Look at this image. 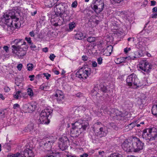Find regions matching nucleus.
Listing matches in <instances>:
<instances>
[{
  "mask_svg": "<svg viewBox=\"0 0 157 157\" xmlns=\"http://www.w3.org/2000/svg\"><path fill=\"white\" fill-rule=\"evenodd\" d=\"M140 101L142 103L144 100L146 98V96L144 94L141 93L139 97Z\"/></svg>",
  "mask_w": 157,
  "mask_h": 157,
  "instance_id": "26",
  "label": "nucleus"
},
{
  "mask_svg": "<svg viewBox=\"0 0 157 157\" xmlns=\"http://www.w3.org/2000/svg\"><path fill=\"white\" fill-rule=\"evenodd\" d=\"M69 13V12L68 10H66V11H64L63 13L62 17H69L68 14Z\"/></svg>",
  "mask_w": 157,
  "mask_h": 157,
  "instance_id": "39",
  "label": "nucleus"
},
{
  "mask_svg": "<svg viewBox=\"0 0 157 157\" xmlns=\"http://www.w3.org/2000/svg\"><path fill=\"white\" fill-rule=\"evenodd\" d=\"M100 125H102L101 123L100 122H98L94 124V128H98L99 126L100 127Z\"/></svg>",
  "mask_w": 157,
  "mask_h": 157,
  "instance_id": "41",
  "label": "nucleus"
},
{
  "mask_svg": "<svg viewBox=\"0 0 157 157\" xmlns=\"http://www.w3.org/2000/svg\"><path fill=\"white\" fill-rule=\"evenodd\" d=\"M132 142L133 152H138L143 149L144 144L139 138L135 137L132 139Z\"/></svg>",
  "mask_w": 157,
  "mask_h": 157,
  "instance_id": "7",
  "label": "nucleus"
},
{
  "mask_svg": "<svg viewBox=\"0 0 157 157\" xmlns=\"http://www.w3.org/2000/svg\"><path fill=\"white\" fill-rule=\"evenodd\" d=\"M151 112L153 115L157 116V105L153 106L152 107Z\"/></svg>",
  "mask_w": 157,
  "mask_h": 157,
  "instance_id": "22",
  "label": "nucleus"
},
{
  "mask_svg": "<svg viewBox=\"0 0 157 157\" xmlns=\"http://www.w3.org/2000/svg\"><path fill=\"white\" fill-rule=\"evenodd\" d=\"M67 157H76L75 155H73L72 154H68L67 155Z\"/></svg>",
  "mask_w": 157,
  "mask_h": 157,
  "instance_id": "59",
  "label": "nucleus"
},
{
  "mask_svg": "<svg viewBox=\"0 0 157 157\" xmlns=\"http://www.w3.org/2000/svg\"><path fill=\"white\" fill-rule=\"evenodd\" d=\"M83 131V130L77 128H73L72 127L70 133L71 135V137H77Z\"/></svg>",
  "mask_w": 157,
  "mask_h": 157,
  "instance_id": "16",
  "label": "nucleus"
},
{
  "mask_svg": "<svg viewBox=\"0 0 157 157\" xmlns=\"http://www.w3.org/2000/svg\"><path fill=\"white\" fill-rule=\"evenodd\" d=\"M151 17L153 18H157V13L152 14L151 15Z\"/></svg>",
  "mask_w": 157,
  "mask_h": 157,
  "instance_id": "56",
  "label": "nucleus"
},
{
  "mask_svg": "<svg viewBox=\"0 0 157 157\" xmlns=\"http://www.w3.org/2000/svg\"><path fill=\"white\" fill-rule=\"evenodd\" d=\"M76 26L75 23L73 21L71 22L69 24V28L71 30H72Z\"/></svg>",
  "mask_w": 157,
  "mask_h": 157,
  "instance_id": "29",
  "label": "nucleus"
},
{
  "mask_svg": "<svg viewBox=\"0 0 157 157\" xmlns=\"http://www.w3.org/2000/svg\"><path fill=\"white\" fill-rule=\"evenodd\" d=\"M87 40L88 42L91 43L95 41L96 38L94 37L90 36L87 38Z\"/></svg>",
  "mask_w": 157,
  "mask_h": 157,
  "instance_id": "30",
  "label": "nucleus"
},
{
  "mask_svg": "<svg viewBox=\"0 0 157 157\" xmlns=\"http://www.w3.org/2000/svg\"><path fill=\"white\" fill-rule=\"evenodd\" d=\"M25 40L27 41L28 43L29 44H31L32 43V41L31 40V39L30 37H26L25 38Z\"/></svg>",
  "mask_w": 157,
  "mask_h": 157,
  "instance_id": "45",
  "label": "nucleus"
},
{
  "mask_svg": "<svg viewBox=\"0 0 157 157\" xmlns=\"http://www.w3.org/2000/svg\"><path fill=\"white\" fill-rule=\"evenodd\" d=\"M108 157H122V155L119 153H114L111 154Z\"/></svg>",
  "mask_w": 157,
  "mask_h": 157,
  "instance_id": "27",
  "label": "nucleus"
},
{
  "mask_svg": "<svg viewBox=\"0 0 157 157\" xmlns=\"http://www.w3.org/2000/svg\"><path fill=\"white\" fill-rule=\"evenodd\" d=\"M64 96H61L60 97H58L57 99V101L59 103H62V100L64 98Z\"/></svg>",
  "mask_w": 157,
  "mask_h": 157,
  "instance_id": "35",
  "label": "nucleus"
},
{
  "mask_svg": "<svg viewBox=\"0 0 157 157\" xmlns=\"http://www.w3.org/2000/svg\"><path fill=\"white\" fill-rule=\"evenodd\" d=\"M22 157H34V154L31 149L27 148L21 152Z\"/></svg>",
  "mask_w": 157,
  "mask_h": 157,
  "instance_id": "15",
  "label": "nucleus"
},
{
  "mask_svg": "<svg viewBox=\"0 0 157 157\" xmlns=\"http://www.w3.org/2000/svg\"><path fill=\"white\" fill-rule=\"evenodd\" d=\"M29 103L27 104H24L23 105V109L25 111H28L29 112Z\"/></svg>",
  "mask_w": 157,
  "mask_h": 157,
  "instance_id": "33",
  "label": "nucleus"
},
{
  "mask_svg": "<svg viewBox=\"0 0 157 157\" xmlns=\"http://www.w3.org/2000/svg\"><path fill=\"white\" fill-rule=\"evenodd\" d=\"M21 93V91H17L16 93L13 95L14 98L17 99L21 98V96L20 94Z\"/></svg>",
  "mask_w": 157,
  "mask_h": 157,
  "instance_id": "23",
  "label": "nucleus"
},
{
  "mask_svg": "<svg viewBox=\"0 0 157 157\" xmlns=\"http://www.w3.org/2000/svg\"><path fill=\"white\" fill-rule=\"evenodd\" d=\"M43 51L45 52H48V48L47 47L43 49Z\"/></svg>",
  "mask_w": 157,
  "mask_h": 157,
  "instance_id": "63",
  "label": "nucleus"
},
{
  "mask_svg": "<svg viewBox=\"0 0 157 157\" xmlns=\"http://www.w3.org/2000/svg\"><path fill=\"white\" fill-rule=\"evenodd\" d=\"M131 49L130 48H126L124 49V51L125 54H126L128 52L130 51Z\"/></svg>",
  "mask_w": 157,
  "mask_h": 157,
  "instance_id": "50",
  "label": "nucleus"
},
{
  "mask_svg": "<svg viewBox=\"0 0 157 157\" xmlns=\"http://www.w3.org/2000/svg\"><path fill=\"white\" fill-rule=\"evenodd\" d=\"M63 96V92L59 90H57L56 91V94H55V96L56 97H60L61 96Z\"/></svg>",
  "mask_w": 157,
  "mask_h": 157,
  "instance_id": "28",
  "label": "nucleus"
},
{
  "mask_svg": "<svg viewBox=\"0 0 157 157\" xmlns=\"http://www.w3.org/2000/svg\"><path fill=\"white\" fill-rule=\"evenodd\" d=\"M138 67L140 70L147 74L149 73L151 71L152 68L151 64L146 60H141L140 62Z\"/></svg>",
  "mask_w": 157,
  "mask_h": 157,
  "instance_id": "9",
  "label": "nucleus"
},
{
  "mask_svg": "<svg viewBox=\"0 0 157 157\" xmlns=\"http://www.w3.org/2000/svg\"><path fill=\"white\" fill-rule=\"evenodd\" d=\"M21 152H22L21 151L20 153L17 152L16 153L13 154L12 157H22V155H21Z\"/></svg>",
  "mask_w": 157,
  "mask_h": 157,
  "instance_id": "36",
  "label": "nucleus"
},
{
  "mask_svg": "<svg viewBox=\"0 0 157 157\" xmlns=\"http://www.w3.org/2000/svg\"><path fill=\"white\" fill-rule=\"evenodd\" d=\"M102 58L101 57H99L97 59V61L98 64L101 65L102 63Z\"/></svg>",
  "mask_w": 157,
  "mask_h": 157,
  "instance_id": "42",
  "label": "nucleus"
},
{
  "mask_svg": "<svg viewBox=\"0 0 157 157\" xmlns=\"http://www.w3.org/2000/svg\"><path fill=\"white\" fill-rule=\"evenodd\" d=\"M131 59H132V57H130L129 56L128 57H121L116 59L115 60V62L116 63L119 64L123 62H125V61L127 59L129 60Z\"/></svg>",
  "mask_w": 157,
  "mask_h": 157,
  "instance_id": "19",
  "label": "nucleus"
},
{
  "mask_svg": "<svg viewBox=\"0 0 157 157\" xmlns=\"http://www.w3.org/2000/svg\"><path fill=\"white\" fill-rule=\"evenodd\" d=\"M126 81L128 86H131L132 85L136 86V87H140L141 86L140 81L136 74L133 73L129 75L127 78Z\"/></svg>",
  "mask_w": 157,
  "mask_h": 157,
  "instance_id": "8",
  "label": "nucleus"
},
{
  "mask_svg": "<svg viewBox=\"0 0 157 157\" xmlns=\"http://www.w3.org/2000/svg\"><path fill=\"white\" fill-rule=\"evenodd\" d=\"M26 48L22 47L18 49L15 50V53L19 58H22L25 55L26 53Z\"/></svg>",
  "mask_w": 157,
  "mask_h": 157,
  "instance_id": "14",
  "label": "nucleus"
},
{
  "mask_svg": "<svg viewBox=\"0 0 157 157\" xmlns=\"http://www.w3.org/2000/svg\"><path fill=\"white\" fill-rule=\"evenodd\" d=\"M151 6H155L156 4V2L155 1H151Z\"/></svg>",
  "mask_w": 157,
  "mask_h": 157,
  "instance_id": "58",
  "label": "nucleus"
},
{
  "mask_svg": "<svg viewBox=\"0 0 157 157\" xmlns=\"http://www.w3.org/2000/svg\"><path fill=\"white\" fill-rule=\"evenodd\" d=\"M52 112V109L48 108L42 111L40 114L39 123L42 124H48L50 122V120L48 118L51 117Z\"/></svg>",
  "mask_w": 157,
  "mask_h": 157,
  "instance_id": "2",
  "label": "nucleus"
},
{
  "mask_svg": "<svg viewBox=\"0 0 157 157\" xmlns=\"http://www.w3.org/2000/svg\"><path fill=\"white\" fill-rule=\"evenodd\" d=\"M63 6L62 4H56L54 7V11L56 13H57L59 14V15L61 17H62L63 13L61 12L62 10Z\"/></svg>",
  "mask_w": 157,
  "mask_h": 157,
  "instance_id": "18",
  "label": "nucleus"
},
{
  "mask_svg": "<svg viewBox=\"0 0 157 157\" xmlns=\"http://www.w3.org/2000/svg\"><path fill=\"white\" fill-rule=\"evenodd\" d=\"M4 89L5 91L6 92H9L10 90V89L8 86L5 87Z\"/></svg>",
  "mask_w": 157,
  "mask_h": 157,
  "instance_id": "53",
  "label": "nucleus"
},
{
  "mask_svg": "<svg viewBox=\"0 0 157 157\" xmlns=\"http://www.w3.org/2000/svg\"><path fill=\"white\" fill-rule=\"evenodd\" d=\"M35 75H30L29 76V78H30V80L31 81L34 80Z\"/></svg>",
  "mask_w": 157,
  "mask_h": 157,
  "instance_id": "54",
  "label": "nucleus"
},
{
  "mask_svg": "<svg viewBox=\"0 0 157 157\" xmlns=\"http://www.w3.org/2000/svg\"><path fill=\"white\" fill-rule=\"evenodd\" d=\"M43 75L44 76L46 77L47 79H49V78L51 76V75L50 74L44 73Z\"/></svg>",
  "mask_w": 157,
  "mask_h": 157,
  "instance_id": "49",
  "label": "nucleus"
},
{
  "mask_svg": "<svg viewBox=\"0 0 157 157\" xmlns=\"http://www.w3.org/2000/svg\"><path fill=\"white\" fill-rule=\"evenodd\" d=\"M29 112L30 111H33L35 109L36 106L33 103H29Z\"/></svg>",
  "mask_w": 157,
  "mask_h": 157,
  "instance_id": "24",
  "label": "nucleus"
},
{
  "mask_svg": "<svg viewBox=\"0 0 157 157\" xmlns=\"http://www.w3.org/2000/svg\"><path fill=\"white\" fill-rule=\"evenodd\" d=\"M25 132H29L34 130V124L32 123H30L25 127L24 130Z\"/></svg>",
  "mask_w": 157,
  "mask_h": 157,
  "instance_id": "20",
  "label": "nucleus"
},
{
  "mask_svg": "<svg viewBox=\"0 0 157 157\" xmlns=\"http://www.w3.org/2000/svg\"><path fill=\"white\" fill-rule=\"evenodd\" d=\"M20 107V105L18 104H15L13 105V108L14 109H16L17 108H19Z\"/></svg>",
  "mask_w": 157,
  "mask_h": 157,
  "instance_id": "55",
  "label": "nucleus"
},
{
  "mask_svg": "<svg viewBox=\"0 0 157 157\" xmlns=\"http://www.w3.org/2000/svg\"><path fill=\"white\" fill-rule=\"evenodd\" d=\"M6 110H0V118L5 117Z\"/></svg>",
  "mask_w": 157,
  "mask_h": 157,
  "instance_id": "32",
  "label": "nucleus"
},
{
  "mask_svg": "<svg viewBox=\"0 0 157 157\" xmlns=\"http://www.w3.org/2000/svg\"><path fill=\"white\" fill-rule=\"evenodd\" d=\"M105 152L103 151H100L98 152V157H103L105 155Z\"/></svg>",
  "mask_w": 157,
  "mask_h": 157,
  "instance_id": "37",
  "label": "nucleus"
},
{
  "mask_svg": "<svg viewBox=\"0 0 157 157\" xmlns=\"http://www.w3.org/2000/svg\"><path fill=\"white\" fill-rule=\"evenodd\" d=\"M29 34L32 37H34L35 36L36 34L34 33V32L33 31L30 32Z\"/></svg>",
  "mask_w": 157,
  "mask_h": 157,
  "instance_id": "52",
  "label": "nucleus"
},
{
  "mask_svg": "<svg viewBox=\"0 0 157 157\" xmlns=\"http://www.w3.org/2000/svg\"><path fill=\"white\" fill-rule=\"evenodd\" d=\"M90 69L87 67H79L76 74V76L82 79H86L90 74Z\"/></svg>",
  "mask_w": 157,
  "mask_h": 157,
  "instance_id": "5",
  "label": "nucleus"
},
{
  "mask_svg": "<svg viewBox=\"0 0 157 157\" xmlns=\"http://www.w3.org/2000/svg\"><path fill=\"white\" fill-rule=\"evenodd\" d=\"M59 0H50V1L51 2V4L50 5H48L49 7H52L53 6L55 3L58 1Z\"/></svg>",
  "mask_w": 157,
  "mask_h": 157,
  "instance_id": "38",
  "label": "nucleus"
},
{
  "mask_svg": "<svg viewBox=\"0 0 157 157\" xmlns=\"http://www.w3.org/2000/svg\"><path fill=\"white\" fill-rule=\"evenodd\" d=\"M77 5V2L76 1H75L73 2L71 5V6L73 8H76Z\"/></svg>",
  "mask_w": 157,
  "mask_h": 157,
  "instance_id": "47",
  "label": "nucleus"
},
{
  "mask_svg": "<svg viewBox=\"0 0 157 157\" xmlns=\"http://www.w3.org/2000/svg\"><path fill=\"white\" fill-rule=\"evenodd\" d=\"M56 140V137L52 136H49L43 138L40 142V145L44 148L50 149L52 147Z\"/></svg>",
  "mask_w": 157,
  "mask_h": 157,
  "instance_id": "4",
  "label": "nucleus"
},
{
  "mask_svg": "<svg viewBox=\"0 0 157 157\" xmlns=\"http://www.w3.org/2000/svg\"><path fill=\"white\" fill-rule=\"evenodd\" d=\"M121 147L123 149L126 151L133 152L132 140H125L122 144Z\"/></svg>",
  "mask_w": 157,
  "mask_h": 157,
  "instance_id": "13",
  "label": "nucleus"
},
{
  "mask_svg": "<svg viewBox=\"0 0 157 157\" xmlns=\"http://www.w3.org/2000/svg\"><path fill=\"white\" fill-rule=\"evenodd\" d=\"M142 136L144 139L148 141L155 140L157 137V128L153 127L144 130Z\"/></svg>",
  "mask_w": 157,
  "mask_h": 157,
  "instance_id": "1",
  "label": "nucleus"
},
{
  "mask_svg": "<svg viewBox=\"0 0 157 157\" xmlns=\"http://www.w3.org/2000/svg\"><path fill=\"white\" fill-rule=\"evenodd\" d=\"M136 126V122H133L128 124V126L129 128L130 129H131Z\"/></svg>",
  "mask_w": 157,
  "mask_h": 157,
  "instance_id": "40",
  "label": "nucleus"
},
{
  "mask_svg": "<svg viewBox=\"0 0 157 157\" xmlns=\"http://www.w3.org/2000/svg\"><path fill=\"white\" fill-rule=\"evenodd\" d=\"M27 93L31 97L33 95V90L30 88H29L27 89Z\"/></svg>",
  "mask_w": 157,
  "mask_h": 157,
  "instance_id": "31",
  "label": "nucleus"
},
{
  "mask_svg": "<svg viewBox=\"0 0 157 157\" xmlns=\"http://www.w3.org/2000/svg\"><path fill=\"white\" fill-rule=\"evenodd\" d=\"M56 56L53 54H51L49 57L50 59L52 61H53L54 59L55 58Z\"/></svg>",
  "mask_w": 157,
  "mask_h": 157,
  "instance_id": "43",
  "label": "nucleus"
},
{
  "mask_svg": "<svg viewBox=\"0 0 157 157\" xmlns=\"http://www.w3.org/2000/svg\"><path fill=\"white\" fill-rule=\"evenodd\" d=\"M83 34L81 33H79L75 35V37L77 39L81 40L83 38Z\"/></svg>",
  "mask_w": 157,
  "mask_h": 157,
  "instance_id": "25",
  "label": "nucleus"
},
{
  "mask_svg": "<svg viewBox=\"0 0 157 157\" xmlns=\"http://www.w3.org/2000/svg\"><path fill=\"white\" fill-rule=\"evenodd\" d=\"M9 47L7 46H4L3 47L4 50L6 51V52L8 51Z\"/></svg>",
  "mask_w": 157,
  "mask_h": 157,
  "instance_id": "60",
  "label": "nucleus"
},
{
  "mask_svg": "<svg viewBox=\"0 0 157 157\" xmlns=\"http://www.w3.org/2000/svg\"><path fill=\"white\" fill-rule=\"evenodd\" d=\"M27 69L29 71H32L33 68V65L32 63H29L27 64Z\"/></svg>",
  "mask_w": 157,
  "mask_h": 157,
  "instance_id": "34",
  "label": "nucleus"
},
{
  "mask_svg": "<svg viewBox=\"0 0 157 157\" xmlns=\"http://www.w3.org/2000/svg\"><path fill=\"white\" fill-rule=\"evenodd\" d=\"M113 48V47L112 46H108L105 50L104 52H105V53H106L107 56H109L112 51Z\"/></svg>",
  "mask_w": 157,
  "mask_h": 157,
  "instance_id": "21",
  "label": "nucleus"
},
{
  "mask_svg": "<svg viewBox=\"0 0 157 157\" xmlns=\"http://www.w3.org/2000/svg\"><path fill=\"white\" fill-rule=\"evenodd\" d=\"M71 125L73 128H76L83 130H85L87 128H89L88 122L83 123L82 121L81 120H78L74 123H72Z\"/></svg>",
  "mask_w": 157,
  "mask_h": 157,
  "instance_id": "11",
  "label": "nucleus"
},
{
  "mask_svg": "<svg viewBox=\"0 0 157 157\" xmlns=\"http://www.w3.org/2000/svg\"><path fill=\"white\" fill-rule=\"evenodd\" d=\"M12 44H14L11 46L12 52L15 53V50H17L23 45H25L26 43L22 39H17L12 42Z\"/></svg>",
  "mask_w": 157,
  "mask_h": 157,
  "instance_id": "10",
  "label": "nucleus"
},
{
  "mask_svg": "<svg viewBox=\"0 0 157 157\" xmlns=\"http://www.w3.org/2000/svg\"><path fill=\"white\" fill-rule=\"evenodd\" d=\"M107 132V130L105 127H101L99 128V131L97 132V135L100 137L105 136Z\"/></svg>",
  "mask_w": 157,
  "mask_h": 157,
  "instance_id": "17",
  "label": "nucleus"
},
{
  "mask_svg": "<svg viewBox=\"0 0 157 157\" xmlns=\"http://www.w3.org/2000/svg\"><path fill=\"white\" fill-rule=\"evenodd\" d=\"M110 124L112 128L115 129L117 128V127L113 123H110Z\"/></svg>",
  "mask_w": 157,
  "mask_h": 157,
  "instance_id": "64",
  "label": "nucleus"
},
{
  "mask_svg": "<svg viewBox=\"0 0 157 157\" xmlns=\"http://www.w3.org/2000/svg\"><path fill=\"white\" fill-rule=\"evenodd\" d=\"M31 44V46H30V48L32 49H34L36 48V46L34 44H33V43H32Z\"/></svg>",
  "mask_w": 157,
  "mask_h": 157,
  "instance_id": "62",
  "label": "nucleus"
},
{
  "mask_svg": "<svg viewBox=\"0 0 157 157\" xmlns=\"http://www.w3.org/2000/svg\"><path fill=\"white\" fill-rule=\"evenodd\" d=\"M92 65L94 67H96L97 66V63L96 61H93L92 62Z\"/></svg>",
  "mask_w": 157,
  "mask_h": 157,
  "instance_id": "51",
  "label": "nucleus"
},
{
  "mask_svg": "<svg viewBox=\"0 0 157 157\" xmlns=\"http://www.w3.org/2000/svg\"><path fill=\"white\" fill-rule=\"evenodd\" d=\"M126 14V13L125 11H121L120 13V16L122 17H124Z\"/></svg>",
  "mask_w": 157,
  "mask_h": 157,
  "instance_id": "48",
  "label": "nucleus"
},
{
  "mask_svg": "<svg viewBox=\"0 0 157 157\" xmlns=\"http://www.w3.org/2000/svg\"><path fill=\"white\" fill-rule=\"evenodd\" d=\"M152 12L153 13L157 12V7H155L153 8Z\"/></svg>",
  "mask_w": 157,
  "mask_h": 157,
  "instance_id": "61",
  "label": "nucleus"
},
{
  "mask_svg": "<svg viewBox=\"0 0 157 157\" xmlns=\"http://www.w3.org/2000/svg\"><path fill=\"white\" fill-rule=\"evenodd\" d=\"M68 138L65 136H63L59 139V147L62 151L67 149L68 147Z\"/></svg>",
  "mask_w": 157,
  "mask_h": 157,
  "instance_id": "12",
  "label": "nucleus"
},
{
  "mask_svg": "<svg viewBox=\"0 0 157 157\" xmlns=\"http://www.w3.org/2000/svg\"><path fill=\"white\" fill-rule=\"evenodd\" d=\"M91 7L97 14L99 13L103 10L104 7V1L102 0H93Z\"/></svg>",
  "mask_w": 157,
  "mask_h": 157,
  "instance_id": "6",
  "label": "nucleus"
},
{
  "mask_svg": "<svg viewBox=\"0 0 157 157\" xmlns=\"http://www.w3.org/2000/svg\"><path fill=\"white\" fill-rule=\"evenodd\" d=\"M4 17L5 19V23L7 25L12 27L14 26L17 28V24L16 22L19 18L16 17L14 12H11L8 14L4 15Z\"/></svg>",
  "mask_w": 157,
  "mask_h": 157,
  "instance_id": "3",
  "label": "nucleus"
},
{
  "mask_svg": "<svg viewBox=\"0 0 157 157\" xmlns=\"http://www.w3.org/2000/svg\"><path fill=\"white\" fill-rule=\"evenodd\" d=\"M22 66H23L22 64L21 63H20V64H18L17 65V68L19 70L21 71L22 68Z\"/></svg>",
  "mask_w": 157,
  "mask_h": 157,
  "instance_id": "46",
  "label": "nucleus"
},
{
  "mask_svg": "<svg viewBox=\"0 0 157 157\" xmlns=\"http://www.w3.org/2000/svg\"><path fill=\"white\" fill-rule=\"evenodd\" d=\"M101 90L103 92L105 93L107 91V89L106 88V87L103 86L102 87H101Z\"/></svg>",
  "mask_w": 157,
  "mask_h": 157,
  "instance_id": "44",
  "label": "nucleus"
},
{
  "mask_svg": "<svg viewBox=\"0 0 157 157\" xmlns=\"http://www.w3.org/2000/svg\"><path fill=\"white\" fill-rule=\"evenodd\" d=\"M88 155L87 153H84L80 155V157H87Z\"/></svg>",
  "mask_w": 157,
  "mask_h": 157,
  "instance_id": "57",
  "label": "nucleus"
}]
</instances>
